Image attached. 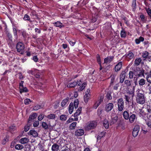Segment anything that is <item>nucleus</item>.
<instances>
[{
    "instance_id": "nucleus-1",
    "label": "nucleus",
    "mask_w": 151,
    "mask_h": 151,
    "mask_svg": "<svg viewBox=\"0 0 151 151\" xmlns=\"http://www.w3.org/2000/svg\"><path fill=\"white\" fill-rule=\"evenodd\" d=\"M136 101L138 103L143 104L145 102V97L143 93L138 92L137 97Z\"/></svg>"
},
{
    "instance_id": "nucleus-2",
    "label": "nucleus",
    "mask_w": 151,
    "mask_h": 151,
    "mask_svg": "<svg viewBox=\"0 0 151 151\" xmlns=\"http://www.w3.org/2000/svg\"><path fill=\"white\" fill-rule=\"evenodd\" d=\"M135 73L134 76L137 77H144V70L143 69L138 68L134 69Z\"/></svg>"
},
{
    "instance_id": "nucleus-3",
    "label": "nucleus",
    "mask_w": 151,
    "mask_h": 151,
    "mask_svg": "<svg viewBox=\"0 0 151 151\" xmlns=\"http://www.w3.org/2000/svg\"><path fill=\"white\" fill-rule=\"evenodd\" d=\"M118 106V110L119 111H122L124 108V102L122 98H120L117 100V103Z\"/></svg>"
},
{
    "instance_id": "nucleus-4",
    "label": "nucleus",
    "mask_w": 151,
    "mask_h": 151,
    "mask_svg": "<svg viewBox=\"0 0 151 151\" xmlns=\"http://www.w3.org/2000/svg\"><path fill=\"white\" fill-rule=\"evenodd\" d=\"M16 48L18 52H21V54H23L22 52H23L24 48V45L23 43L21 42L18 43L16 45Z\"/></svg>"
},
{
    "instance_id": "nucleus-5",
    "label": "nucleus",
    "mask_w": 151,
    "mask_h": 151,
    "mask_svg": "<svg viewBox=\"0 0 151 151\" xmlns=\"http://www.w3.org/2000/svg\"><path fill=\"white\" fill-rule=\"evenodd\" d=\"M139 130V126L137 125L134 126L132 132V135L134 137H136L138 134Z\"/></svg>"
},
{
    "instance_id": "nucleus-6",
    "label": "nucleus",
    "mask_w": 151,
    "mask_h": 151,
    "mask_svg": "<svg viewBox=\"0 0 151 151\" xmlns=\"http://www.w3.org/2000/svg\"><path fill=\"white\" fill-rule=\"evenodd\" d=\"M77 84L78 86H80L81 85H82L81 86H80L79 87V91H83L85 88L86 86V83L84 82L82 83L81 80H79V81H77Z\"/></svg>"
},
{
    "instance_id": "nucleus-7",
    "label": "nucleus",
    "mask_w": 151,
    "mask_h": 151,
    "mask_svg": "<svg viewBox=\"0 0 151 151\" xmlns=\"http://www.w3.org/2000/svg\"><path fill=\"white\" fill-rule=\"evenodd\" d=\"M114 104L111 103H109L105 105V110L106 112H109L113 108Z\"/></svg>"
},
{
    "instance_id": "nucleus-8",
    "label": "nucleus",
    "mask_w": 151,
    "mask_h": 151,
    "mask_svg": "<svg viewBox=\"0 0 151 151\" xmlns=\"http://www.w3.org/2000/svg\"><path fill=\"white\" fill-rule=\"evenodd\" d=\"M97 122L95 121L91 122L87 126V127L88 129H93L95 128L97 126Z\"/></svg>"
},
{
    "instance_id": "nucleus-9",
    "label": "nucleus",
    "mask_w": 151,
    "mask_h": 151,
    "mask_svg": "<svg viewBox=\"0 0 151 151\" xmlns=\"http://www.w3.org/2000/svg\"><path fill=\"white\" fill-rule=\"evenodd\" d=\"M125 98L126 101L129 103V102H131V101H133V95L131 94L130 95H125Z\"/></svg>"
},
{
    "instance_id": "nucleus-10",
    "label": "nucleus",
    "mask_w": 151,
    "mask_h": 151,
    "mask_svg": "<svg viewBox=\"0 0 151 151\" xmlns=\"http://www.w3.org/2000/svg\"><path fill=\"white\" fill-rule=\"evenodd\" d=\"M122 62L120 61L119 62L115 67V72H118L120 71L122 67Z\"/></svg>"
},
{
    "instance_id": "nucleus-11",
    "label": "nucleus",
    "mask_w": 151,
    "mask_h": 151,
    "mask_svg": "<svg viewBox=\"0 0 151 151\" xmlns=\"http://www.w3.org/2000/svg\"><path fill=\"white\" fill-rule=\"evenodd\" d=\"M37 114L36 113H33L30 115L28 121V123H31L32 122V120L35 119L37 116Z\"/></svg>"
},
{
    "instance_id": "nucleus-12",
    "label": "nucleus",
    "mask_w": 151,
    "mask_h": 151,
    "mask_svg": "<svg viewBox=\"0 0 151 151\" xmlns=\"http://www.w3.org/2000/svg\"><path fill=\"white\" fill-rule=\"evenodd\" d=\"M114 58L113 56H108L104 59V63H109L112 61Z\"/></svg>"
},
{
    "instance_id": "nucleus-13",
    "label": "nucleus",
    "mask_w": 151,
    "mask_h": 151,
    "mask_svg": "<svg viewBox=\"0 0 151 151\" xmlns=\"http://www.w3.org/2000/svg\"><path fill=\"white\" fill-rule=\"evenodd\" d=\"M84 131L82 129H79L76 130L75 132V135L77 136H81L83 134Z\"/></svg>"
},
{
    "instance_id": "nucleus-14",
    "label": "nucleus",
    "mask_w": 151,
    "mask_h": 151,
    "mask_svg": "<svg viewBox=\"0 0 151 151\" xmlns=\"http://www.w3.org/2000/svg\"><path fill=\"white\" fill-rule=\"evenodd\" d=\"M136 116L135 114L131 113L129 118V121L130 123H132L135 120Z\"/></svg>"
},
{
    "instance_id": "nucleus-15",
    "label": "nucleus",
    "mask_w": 151,
    "mask_h": 151,
    "mask_svg": "<svg viewBox=\"0 0 151 151\" xmlns=\"http://www.w3.org/2000/svg\"><path fill=\"white\" fill-rule=\"evenodd\" d=\"M29 135L32 136L34 137H37L38 136L37 132L34 130H31L28 133Z\"/></svg>"
},
{
    "instance_id": "nucleus-16",
    "label": "nucleus",
    "mask_w": 151,
    "mask_h": 151,
    "mask_svg": "<svg viewBox=\"0 0 151 151\" xmlns=\"http://www.w3.org/2000/svg\"><path fill=\"white\" fill-rule=\"evenodd\" d=\"M59 149V146L58 144L54 143L52 146L51 150L52 151H58Z\"/></svg>"
},
{
    "instance_id": "nucleus-17",
    "label": "nucleus",
    "mask_w": 151,
    "mask_h": 151,
    "mask_svg": "<svg viewBox=\"0 0 151 151\" xmlns=\"http://www.w3.org/2000/svg\"><path fill=\"white\" fill-rule=\"evenodd\" d=\"M106 132H102L98 134V136L97 137V141L100 140L102 138L104 137L105 135Z\"/></svg>"
},
{
    "instance_id": "nucleus-18",
    "label": "nucleus",
    "mask_w": 151,
    "mask_h": 151,
    "mask_svg": "<svg viewBox=\"0 0 151 151\" xmlns=\"http://www.w3.org/2000/svg\"><path fill=\"white\" fill-rule=\"evenodd\" d=\"M29 139L28 138L24 137L21 138L19 141L22 144H24L29 142Z\"/></svg>"
},
{
    "instance_id": "nucleus-19",
    "label": "nucleus",
    "mask_w": 151,
    "mask_h": 151,
    "mask_svg": "<svg viewBox=\"0 0 151 151\" xmlns=\"http://www.w3.org/2000/svg\"><path fill=\"white\" fill-rule=\"evenodd\" d=\"M82 108L81 107H79L78 109L76 110V112L74 114V116L75 117H77L79 115L81 111Z\"/></svg>"
},
{
    "instance_id": "nucleus-20",
    "label": "nucleus",
    "mask_w": 151,
    "mask_h": 151,
    "mask_svg": "<svg viewBox=\"0 0 151 151\" xmlns=\"http://www.w3.org/2000/svg\"><path fill=\"white\" fill-rule=\"evenodd\" d=\"M124 118L126 120L129 119L130 115H129L128 112L126 111H124L123 114Z\"/></svg>"
},
{
    "instance_id": "nucleus-21",
    "label": "nucleus",
    "mask_w": 151,
    "mask_h": 151,
    "mask_svg": "<svg viewBox=\"0 0 151 151\" xmlns=\"http://www.w3.org/2000/svg\"><path fill=\"white\" fill-rule=\"evenodd\" d=\"M127 57L130 59H132L134 56V55L131 51H129L127 54H126Z\"/></svg>"
},
{
    "instance_id": "nucleus-22",
    "label": "nucleus",
    "mask_w": 151,
    "mask_h": 151,
    "mask_svg": "<svg viewBox=\"0 0 151 151\" xmlns=\"http://www.w3.org/2000/svg\"><path fill=\"white\" fill-rule=\"evenodd\" d=\"M118 120V116H117L116 115L114 117H112L110 124H113L116 123L117 121Z\"/></svg>"
},
{
    "instance_id": "nucleus-23",
    "label": "nucleus",
    "mask_w": 151,
    "mask_h": 151,
    "mask_svg": "<svg viewBox=\"0 0 151 151\" xmlns=\"http://www.w3.org/2000/svg\"><path fill=\"white\" fill-rule=\"evenodd\" d=\"M132 81H129L128 80H126L124 81V83L127 87L132 86L133 84L132 83Z\"/></svg>"
},
{
    "instance_id": "nucleus-24",
    "label": "nucleus",
    "mask_w": 151,
    "mask_h": 151,
    "mask_svg": "<svg viewBox=\"0 0 151 151\" xmlns=\"http://www.w3.org/2000/svg\"><path fill=\"white\" fill-rule=\"evenodd\" d=\"M128 71L127 68L125 69L124 70L122 71L120 76V77L124 78L126 76V73Z\"/></svg>"
},
{
    "instance_id": "nucleus-25",
    "label": "nucleus",
    "mask_w": 151,
    "mask_h": 151,
    "mask_svg": "<svg viewBox=\"0 0 151 151\" xmlns=\"http://www.w3.org/2000/svg\"><path fill=\"white\" fill-rule=\"evenodd\" d=\"M144 40V38L140 36L138 39H136L135 40V42L137 44H138L140 43L141 42H143Z\"/></svg>"
},
{
    "instance_id": "nucleus-26",
    "label": "nucleus",
    "mask_w": 151,
    "mask_h": 151,
    "mask_svg": "<svg viewBox=\"0 0 151 151\" xmlns=\"http://www.w3.org/2000/svg\"><path fill=\"white\" fill-rule=\"evenodd\" d=\"M77 85V83L76 81H75L73 82H71L69 83L67 87L70 88H73Z\"/></svg>"
},
{
    "instance_id": "nucleus-27",
    "label": "nucleus",
    "mask_w": 151,
    "mask_h": 151,
    "mask_svg": "<svg viewBox=\"0 0 151 151\" xmlns=\"http://www.w3.org/2000/svg\"><path fill=\"white\" fill-rule=\"evenodd\" d=\"M73 103L71 102L69 106L68 109L69 113L70 114H71L73 110Z\"/></svg>"
},
{
    "instance_id": "nucleus-28",
    "label": "nucleus",
    "mask_w": 151,
    "mask_h": 151,
    "mask_svg": "<svg viewBox=\"0 0 151 151\" xmlns=\"http://www.w3.org/2000/svg\"><path fill=\"white\" fill-rule=\"evenodd\" d=\"M69 100L68 97H66L65 99H64L61 103V106L62 107L64 106L68 103Z\"/></svg>"
},
{
    "instance_id": "nucleus-29",
    "label": "nucleus",
    "mask_w": 151,
    "mask_h": 151,
    "mask_svg": "<svg viewBox=\"0 0 151 151\" xmlns=\"http://www.w3.org/2000/svg\"><path fill=\"white\" fill-rule=\"evenodd\" d=\"M135 70L134 69L132 71H130L129 73V78L132 79L134 77V76Z\"/></svg>"
},
{
    "instance_id": "nucleus-30",
    "label": "nucleus",
    "mask_w": 151,
    "mask_h": 151,
    "mask_svg": "<svg viewBox=\"0 0 151 151\" xmlns=\"http://www.w3.org/2000/svg\"><path fill=\"white\" fill-rule=\"evenodd\" d=\"M103 124L104 126L106 129H108L109 127V124L108 121L106 119L104 120Z\"/></svg>"
},
{
    "instance_id": "nucleus-31",
    "label": "nucleus",
    "mask_w": 151,
    "mask_h": 151,
    "mask_svg": "<svg viewBox=\"0 0 151 151\" xmlns=\"http://www.w3.org/2000/svg\"><path fill=\"white\" fill-rule=\"evenodd\" d=\"M148 53L147 51H145L142 53V56L144 58L143 60H145L147 59L148 57L149 56L148 55Z\"/></svg>"
},
{
    "instance_id": "nucleus-32",
    "label": "nucleus",
    "mask_w": 151,
    "mask_h": 151,
    "mask_svg": "<svg viewBox=\"0 0 151 151\" xmlns=\"http://www.w3.org/2000/svg\"><path fill=\"white\" fill-rule=\"evenodd\" d=\"M54 25L57 27H58L60 28H61L62 27H63L64 26L63 24L62 23L59 22H57L53 23Z\"/></svg>"
},
{
    "instance_id": "nucleus-33",
    "label": "nucleus",
    "mask_w": 151,
    "mask_h": 151,
    "mask_svg": "<svg viewBox=\"0 0 151 151\" xmlns=\"http://www.w3.org/2000/svg\"><path fill=\"white\" fill-rule=\"evenodd\" d=\"M77 123L76 122H73L70 124L69 128L70 129L73 130L75 128L76 125Z\"/></svg>"
},
{
    "instance_id": "nucleus-34",
    "label": "nucleus",
    "mask_w": 151,
    "mask_h": 151,
    "mask_svg": "<svg viewBox=\"0 0 151 151\" xmlns=\"http://www.w3.org/2000/svg\"><path fill=\"white\" fill-rule=\"evenodd\" d=\"M20 93H22L23 92H27L28 91V90L27 88L26 87H21V88H20Z\"/></svg>"
},
{
    "instance_id": "nucleus-35",
    "label": "nucleus",
    "mask_w": 151,
    "mask_h": 151,
    "mask_svg": "<svg viewBox=\"0 0 151 151\" xmlns=\"http://www.w3.org/2000/svg\"><path fill=\"white\" fill-rule=\"evenodd\" d=\"M133 11H135L136 8V0H132V5Z\"/></svg>"
},
{
    "instance_id": "nucleus-36",
    "label": "nucleus",
    "mask_w": 151,
    "mask_h": 151,
    "mask_svg": "<svg viewBox=\"0 0 151 151\" xmlns=\"http://www.w3.org/2000/svg\"><path fill=\"white\" fill-rule=\"evenodd\" d=\"M141 61V59L140 58H136L134 61V64L136 66H138L139 65Z\"/></svg>"
},
{
    "instance_id": "nucleus-37",
    "label": "nucleus",
    "mask_w": 151,
    "mask_h": 151,
    "mask_svg": "<svg viewBox=\"0 0 151 151\" xmlns=\"http://www.w3.org/2000/svg\"><path fill=\"white\" fill-rule=\"evenodd\" d=\"M139 84V85L141 86H142L145 85V83L146 81L143 78L140 79L138 82Z\"/></svg>"
},
{
    "instance_id": "nucleus-38",
    "label": "nucleus",
    "mask_w": 151,
    "mask_h": 151,
    "mask_svg": "<svg viewBox=\"0 0 151 151\" xmlns=\"http://www.w3.org/2000/svg\"><path fill=\"white\" fill-rule=\"evenodd\" d=\"M134 89H135V86H133L132 87V90L131 91H127V93L126 95H131V94H132L133 95V96H134Z\"/></svg>"
},
{
    "instance_id": "nucleus-39",
    "label": "nucleus",
    "mask_w": 151,
    "mask_h": 151,
    "mask_svg": "<svg viewBox=\"0 0 151 151\" xmlns=\"http://www.w3.org/2000/svg\"><path fill=\"white\" fill-rule=\"evenodd\" d=\"M147 81L149 83H151V73H148L146 78Z\"/></svg>"
},
{
    "instance_id": "nucleus-40",
    "label": "nucleus",
    "mask_w": 151,
    "mask_h": 151,
    "mask_svg": "<svg viewBox=\"0 0 151 151\" xmlns=\"http://www.w3.org/2000/svg\"><path fill=\"white\" fill-rule=\"evenodd\" d=\"M43 107V106L42 105L37 104L34 107L33 109L34 110H37L41 108H42Z\"/></svg>"
},
{
    "instance_id": "nucleus-41",
    "label": "nucleus",
    "mask_w": 151,
    "mask_h": 151,
    "mask_svg": "<svg viewBox=\"0 0 151 151\" xmlns=\"http://www.w3.org/2000/svg\"><path fill=\"white\" fill-rule=\"evenodd\" d=\"M146 115V113L144 111L141 109L139 112V116L140 117L143 118Z\"/></svg>"
},
{
    "instance_id": "nucleus-42",
    "label": "nucleus",
    "mask_w": 151,
    "mask_h": 151,
    "mask_svg": "<svg viewBox=\"0 0 151 151\" xmlns=\"http://www.w3.org/2000/svg\"><path fill=\"white\" fill-rule=\"evenodd\" d=\"M23 148V146L21 144H17L15 146V148L16 150H21Z\"/></svg>"
},
{
    "instance_id": "nucleus-43",
    "label": "nucleus",
    "mask_w": 151,
    "mask_h": 151,
    "mask_svg": "<svg viewBox=\"0 0 151 151\" xmlns=\"http://www.w3.org/2000/svg\"><path fill=\"white\" fill-rule=\"evenodd\" d=\"M116 76V75H111V82H110V85H112L113 83L114 80L115 79V77Z\"/></svg>"
},
{
    "instance_id": "nucleus-44",
    "label": "nucleus",
    "mask_w": 151,
    "mask_h": 151,
    "mask_svg": "<svg viewBox=\"0 0 151 151\" xmlns=\"http://www.w3.org/2000/svg\"><path fill=\"white\" fill-rule=\"evenodd\" d=\"M30 123H28L27 124V125L24 127V131L25 132H27L28 131L29 129L30 128V127L31 125L30 124Z\"/></svg>"
},
{
    "instance_id": "nucleus-45",
    "label": "nucleus",
    "mask_w": 151,
    "mask_h": 151,
    "mask_svg": "<svg viewBox=\"0 0 151 151\" xmlns=\"http://www.w3.org/2000/svg\"><path fill=\"white\" fill-rule=\"evenodd\" d=\"M90 96L85 94L84 97V100L85 103H87L88 102Z\"/></svg>"
},
{
    "instance_id": "nucleus-46",
    "label": "nucleus",
    "mask_w": 151,
    "mask_h": 151,
    "mask_svg": "<svg viewBox=\"0 0 151 151\" xmlns=\"http://www.w3.org/2000/svg\"><path fill=\"white\" fill-rule=\"evenodd\" d=\"M102 101V100L101 99L99 100L94 105L96 109L101 103V101Z\"/></svg>"
},
{
    "instance_id": "nucleus-47",
    "label": "nucleus",
    "mask_w": 151,
    "mask_h": 151,
    "mask_svg": "<svg viewBox=\"0 0 151 151\" xmlns=\"http://www.w3.org/2000/svg\"><path fill=\"white\" fill-rule=\"evenodd\" d=\"M67 116L65 115H62L60 116V119L61 120L65 121L67 119Z\"/></svg>"
},
{
    "instance_id": "nucleus-48",
    "label": "nucleus",
    "mask_w": 151,
    "mask_h": 151,
    "mask_svg": "<svg viewBox=\"0 0 151 151\" xmlns=\"http://www.w3.org/2000/svg\"><path fill=\"white\" fill-rule=\"evenodd\" d=\"M120 35L122 37H125L126 36V33L124 29L121 31Z\"/></svg>"
},
{
    "instance_id": "nucleus-49",
    "label": "nucleus",
    "mask_w": 151,
    "mask_h": 151,
    "mask_svg": "<svg viewBox=\"0 0 151 151\" xmlns=\"http://www.w3.org/2000/svg\"><path fill=\"white\" fill-rule=\"evenodd\" d=\"M24 19L25 20H28L30 22H32V21L30 20L29 16L27 14H25L24 15Z\"/></svg>"
},
{
    "instance_id": "nucleus-50",
    "label": "nucleus",
    "mask_w": 151,
    "mask_h": 151,
    "mask_svg": "<svg viewBox=\"0 0 151 151\" xmlns=\"http://www.w3.org/2000/svg\"><path fill=\"white\" fill-rule=\"evenodd\" d=\"M47 118L49 119H53L55 118V115L54 114H51L47 116Z\"/></svg>"
},
{
    "instance_id": "nucleus-51",
    "label": "nucleus",
    "mask_w": 151,
    "mask_h": 151,
    "mask_svg": "<svg viewBox=\"0 0 151 151\" xmlns=\"http://www.w3.org/2000/svg\"><path fill=\"white\" fill-rule=\"evenodd\" d=\"M74 106L75 109L77 108L78 105V99L75 100L74 102Z\"/></svg>"
},
{
    "instance_id": "nucleus-52",
    "label": "nucleus",
    "mask_w": 151,
    "mask_h": 151,
    "mask_svg": "<svg viewBox=\"0 0 151 151\" xmlns=\"http://www.w3.org/2000/svg\"><path fill=\"white\" fill-rule=\"evenodd\" d=\"M42 126L43 128L45 129H47L48 128L47 124L45 122H43L42 124Z\"/></svg>"
},
{
    "instance_id": "nucleus-53",
    "label": "nucleus",
    "mask_w": 151,
    "mask_h": 151,
    "mask_svg": "<svg viewBox=\"0 0 151 151\" xmlns=\"http://www.w3.org/2000/svg\"><path fill=\"white\" fill-rule=\"evenodd\" d=\"M36 70L35 69L27 71V73L29 74H30L32 75H35V71Z\"/></svg>"
},
{
    "instance_id": "nucleus-54",
    "label": "nucleus",
    "mask_w": 151,
    "mask_h": 151,
    "mask_svg": "<svg viewBox=\"0 0 151 151\" xmlns=\"http://www.w3.org/2000/svg\"><path fill=\"white\" fill-rule=\"evenodd\" d=\"M32 101L29 99H27L24 100V103L25 104L27 105L29 104Z\"/></svg>"
},
{
    "instance_id": "nucleus-55",
    "label": "nucleus",
    "mask_w": 151,
    "mask_h": 151,
    "mask_svg": "<svg viewBox=\"0 0 151 151\" xmlns=\"http://www.w3.org/2000/svg\"><path fill=\"white\" fill-rule=\"evenodd\" d=\"M7 35L10 41H12V36L10 33L9 32L7 33Z\"/></svg>"
},
{
    "instance_id": "nucleus-56",
    "label": "nucleus",
    "mask_w": 151,
    "mask_h": 151,
    "mask_svg": "<svg viewBox=\"0 0 151 151\" xmlns=\"http://www.w3.org/2000/svg\"><path fill=\"white\" fill-rule=\"evenodd\" d=\"M106 97L109 100H111L112 99L111 96V94L109 93H108L106 94Z\"/></svg>"
},
{
    "instance_id": "nucleus-57",
    "label": "nucleus",
    "mask_w": 151,
    "mask_h": 151,
    "mask_svg": "<svg viewBox=\"0 0 151 151\" xmlns=\"http://www.w3.org/2000/svg\"><path fill=\"white\" fill-rule=\"evenodd\" d=\"M96 58L97 62L99 64H101V60L100 57L99 55H97Z\"/></svg>"
},
{
    "instance_id": "nucleus-58",
    "label": "nucleus",
    "mask_w": 151,
    "mask_h": 151,
    "mask_svg": "<svg viewBox=\"0 0 151 151\" xmlns=\"http://www.w3.org/2000/svg\"><path fill=\"white\" fill-rule=\"evenodd\" d=\"M147 110L148 112L150 113H151V106L147 105Z\"/></svg>"
},
{
    "instance_id": "nucleus-59",
    "label": "nucleus",
    "mask_w": 151,
    "mask_h": 151,
    "mask_svg": "<svg viewBox=\"0 0 151 151\" xmlns=\"http://www.w3.org/2000/svg\"><path fill=\"white\" fill-rule=\"evenodd\" d=\"M35 31L36 33L38 34H40L41 33V29L37 28H35Z\"/></svg>"
},
{
    "instance_id": "nucleus-60",
    "label": "nucleus",
    "mask_w": 151,
    "mask_h": 151,
    "mask_svg": "<svg viewBox=\"0 0 151 151\" xmlns=\"http://www.w3.org/2000/svg\"><path fill=\"white\" fill-rule=\"evenodd\" d=\"M13 30L14 31V35L15 36L16 38H17V36L16 29L15 28H13Z\"/></svg>"
},
{
    "instance_id": "nucleus-61",
    "label": "nucleus",
    "mask_w": 151,
    "mask_h": 151,
    "mask_svg": "<svg viewBox=\"0 0 151 151\" xmlns=\"http://www.w3.org/2000/svg\"><path fill=\"white\" fill-rule=\"evenodd\" d=\"M8 140V139L7 137H5L3 140L2 141V143L3 145H5L6 142Z\"/></svg>"
},
{
    "instance_id": "nucleus-62",
    "label": "nucleus",
    "mask_w": 151,
    "mask_h": 151,
    "mask_svg": "<svg viewBox=\"0 0 151 151\" xmlns=\"http://www.w3.org/2000/svg\"><path fill=\"white\" fill-rule=\"evenodd\" d=\"M44 118V116L42 114L40 115L38 117V119L40 121H41Z\"/></svg>"
},
{
    "instance_id": "nucleus-63",
    "label": "nucleus",
    "mask_w": 151,
    "mask_h": 151,
    "mask_svg": "<svg viewBox=\"0 0 151 151\" xmlns=\"http://www.w3.org/2000/svg\"><path fill=\"white\" fill-rule=\"evenodd\" d=\"M39 124V122L38 121H35L33 124V126L34 127H37Z\"/></svg>"
},
{
    "instance_id": "nucleus-64",
    "label": "nucleus",
    "mask_w": 151,
    "mask_h": 151,
    "mask_svg": "<svg viewBox=\"0 0 151 151\" xmlns=\"http://www.w3.org/2000/svg\"><path fill=\"white\" fill-rule=\"evenodd\" d=\"M68 42H69L70 44L72 46H73L76 43V42L75 41L73 42L70 40H69Z\"/></svg>"
}]
</instances>
